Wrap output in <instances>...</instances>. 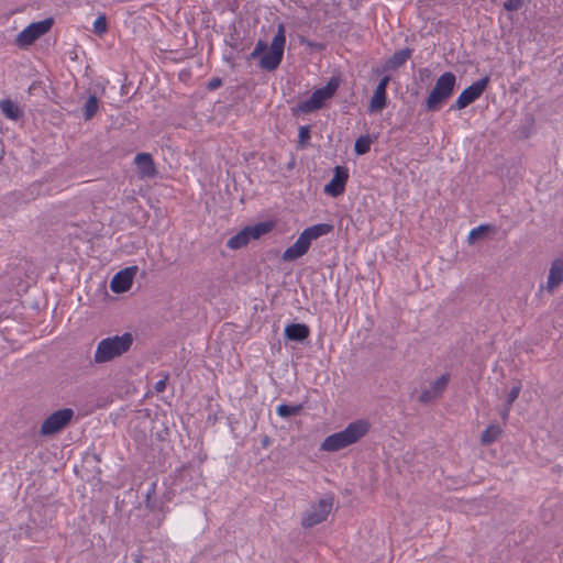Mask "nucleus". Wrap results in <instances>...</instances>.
<instances>
[{
  "instance_id": "1",
  "label": "nucleus",
  "mask_w": 563,
  "mask_h": 563,
  "mask_svg": "<svg viewBox=\"0 0 563 563\" xmlns=\"http://www.w3.org/2000/svg\"><path fill=\"white\" fill-rule=\"evenodd\" d=\"M371 428L367 420L358 419L349 423L344 430L328 435L321 443V450L325 452H335L349 445L356 443L366 435Z\"/></svg>"
},
{
  "instance_id": "2",
  "label": "nucleus",
  "mask_w": 563,
  "mask_h": 563,
  "mask_svg": "<svg viewBox=\"0 0 563 563\" xmlns=\"http://www.w3.org/2000/svg\"><path fill=\"white\" fill-rule=\"evenodd\" d=\"M332 229L333 227L328 223H319L305 229L296 242L284 251L282 258L285 262H294L300 258L308 253L312 241L329 234Z\"/></svg>"
},
{
  "instance_id": "3",
  "label": "nucleus",
  "mask_w": 563,
  "mask_h": 563,
  "mask_svg": "<svg viewBox=\"0 0 563 563\" xmlns=\"http://www.w3.org/2000/svg\"><path fill=\"white\" fill-rule=\"evenodd\" d=\"M133 343L131 333L102 339L95 351L93 361L97 364L108 363L125 353Z\"/></svg>"
},
{
  "instance_id": "4",
  "label": "nucleus",
  "mask_w": 563,
  "mask_h": 563,
  "mask_svg": "<svg viewBox=\"0 0 563 563\" xmlns=\"http://www.w3.org/2000/svg\"><path fill=\"white\" fill-rule=\"evenodd\" d=\"M456 84V77L453 73L446 71L442 74L435 81L433 89L430 91L426 107L429 111H435L441 103L451 97Z\"/></svg>"
},
{
  "instance_id": "5",
  "label": "nucleus",
  "mask_w": 563,
  "mask_h": 563,
  "mask_svg": "<svg viewBox=\"0 0 563 563\" xmlns=\"http://www.w3.org/2000/svg\"><path fill=\"white\" fill-rule=\"evenodd\" d=\"M285 33L286 31L284 24H278L277 32L272 40L268 51L265 52L260 60L261 68L265 70H274L279 66L286 45Z\"/></svg>"
},
{
  "instance_id": "6",
  "label": "nucleus",
  "mask_w": 563,
  "mask_h": 563,
  "mask_svg": "<svg viewBox=\"0 0 563 563\" xmlns=\"http://www.w3.org/2000/svg\"><path fill=\"white\" fill-rule=\"evenodd\" d=\"M339 88V80L331 78L329 82L312 92L309 99L301 101L297 106V111L301 113H310L320 109L324 101L330 99Z\"/></svg>"
},
{
  "instance_id": "7",
  "label": "nucleus",
  "mask_w": 563,
  "mask_h": 563,
  "mask_svg": "<svg viewBox=\"0 0 563 563\" xmlns=\"http://www.w3.org/2000/svg\"><path fill=\"white\" fill-rule=\"evenodd\" d=\"M53 22L52 18H47L29 24L16 35L15 44L21 48L32 45L37 38L51 30Z\"/></svg>"
},
{
  "instance_id": "8",
  "label": "nucleus",
  "mask_w": 563,
  "mask_h": 563,
  "mask_svg": "<svg viewBox=\"0 0 563 563\" xmlns=\"http://www.w3.org/2000/svg\"><path fill=\"white\" fill-rule=\"evenodd\" d=\"M333 507V497L325 496L318 500L317 504L312 505L303 515L301 523L306 528L313 527L323 522Z\"/></svg>"
},
{
  "instance_id": "9",
  "label": "nucleus",
  "mask_w": 563,
  "mask_h": 563,
  "mask_svg": "<svg viewBox=\"0 0 563 563\" xmlns=\"http://www.w3.org/2000/svg\"><path fill=\"white\" fill-rule=\"evenodd\" d=\"M73 409L65 408L53 412L48 416L41 426V433L43 435H52L64 429L73 419Z\"/></svg>"
},
{
  "instance_id": "10",
  "label": "nucleus",
  "mask_w": 563,
  "mask_h": 563,
  "mask_svg": "<svg viewBox=\"0 0 563 563\" xmlns=\"http://www.w3.org/2000/svg\"><path fill=\"white\" fill-rule=\"evenodd\" d=\"M489 82V77H484L475 82H473L471 86L465 88L457 99L455 100L454 104H452L451 109H457L462 110L466 108L468 104L477 100L481 95L486 89L487 85Z\"/></svg>"
},
{
  "instance_id": "11",
  "label": "nucleus",
  "mask_w": 563,
  "mask_h": 563,
  "mask_svg": "<svg viewBox=\"0 0 563 563\" xmlns=\"http://www.w3.org/2000/svg\"><path fill=\"white\" fill-rule=\"evenodd\" d=\"M136 272V266H130L118 272L110 282L111 290L115 294L128 291L132 286Z\"/></svg>"
},
{
  "instance_id": "12",
  "label": "nucleus",
  "mask_w": 563,
  "mask_h": 563,
  "mask_svg": "<svg viewBox=\"0 0 563 563\" xmlns=\"http://www.w3.org/2000/svg\"><path fill=\"white\" fill-rule=\"evenodd\" d=\"M349 178L347 170L343 167L336 166L332 179L324 186V194L331 197H338L343 194L345 184Z\"/></svg>"
},
{
  "instance_id": "13",
  "label": "nucleus",
  "mask_w": 563,
  "mask_h": 563,
  "mask_svg": "<svg viewBox=\"0 0 563 563\" xmlns=\"http://www.w3.org/2000/svg\"><path fill=\"white\" fill-rule=\"evenodd\" d=\"M450 380L449 374H443L437 378L429 388L424 389L420 395L422 402H429L439 397L446 388Z\"/></svg>"
},
{
  "instance_id": "14",
  "label": "nucleus",
  "mask_w": 563,
  "mask_h": 563,
  "mask_svg": "<svg viewBox=\"0 0 563 563\" xmlns=\"http://www.w3.org/2000/svg\"><path fill=\"white\" fill-rule=\"evenodd\" d=\"M139 175L141 178H153L156 175V168L153 158L147 153H140L134 157Z\"/></svg>"
},
{
  "instance_id": "15",
  "label": "nucleus",
  "mask_w": 563,
  "mask_h": 563,
  "mask_svg": "<svg viewBox=\"0 0 563 563\" xmlns=\"http://www.w3.org/2000/svg\"><path fill=\"white\" fill-rule=\"evenodd\" d=\"M563 282V255L555 258L550 267L545 288L552 292Z\"/></svg>"
},
{
  "instance_id": "16",
  "label": "nucleus",
  "mask_w": 563,
  "mask_h": 563,
  "mask_svg": "<svg viewBox=\"0 0 563 563\" xmlns=\"http://www.w3.org/2000/svg\"><path fill=\"white\" fill-rule=\"evenodd\" d=\"M285 335L290 341H303L309 336V328L301 323H291L285 328Z\"/></svg>"
},
{
  "instance_id": "17",
  "label": "nucleus",
  "mask_w": 563,
  "mask_h": 563,
  "mask_svg": "<svg viewBox=\"0 0 563 563\" xmlns=\"http://www.w3.org/2000/svg\"><path fill=\"white\" fill-rule=\"evenodd\" d=\"M0 110L10 120H18L22 115L20 107L10 99L0 101Z\"/></svg>"
},
{
  "instance_id": "18",
  "label": "nucleus",
  "mask_w": 563,
  "mask_h": 563,
  "mask_svg": "<svg viewBox=\"0 0 563 563\" xmlns=\"http://www.w3.org/2000/svg\"><path fill=\"white\" fill-rule=\"evenodd\" d=\"M412 51L410 48H405L396 52L388 60L387 68L397 69L402 66L411 56Z\"/></svg>"
},
{
  "instance_id": "19",
  "label": "nucleus",
  "mask_w": 563,
  "mask_h": 563,
  "mask_svg": "<svg viewBox=\"0 0 563 563\" xmlns=\"http://www.w3.org/2000/svg\"><path fill=\"white\" fill-rule=\"evenodd\" d=\"M252 240L250 231L246 228L229 239L227 245L231 250H238L245 246Z\"/></svg>"
},
{
  "instance_id": "20",
  "label": "nucleus",
  "mask_w": 563,
  "mask_h": 563,
  "mask_svg": "<svg viewBox=\"0 0 563 563\" xmlns=\"http://www.w3.org/2000/svg\"><path fill=\"white\" fill-rule=\"evenodd\" d=\"M387 93L382 91H374L369 101V112H379L386 107Z\"/></svg>"
},
{
  "instance_id": "21",
  "label": "nucleus",
  "mask_w": 563,
  "mask_h": 563,
  "mask_svg": "<svg viewBox=\"0 0 563 563\" xmlns=\"http://www.w3.org/2000/svg\"><path fill=\"white\" fill-rule=\"evenodd\" d=\"M520 390H521L520 384L515 385L510 389V391L508 394V397H507L506 405H505L504 409L501 410V418L504 420L508 419V416H509V412H510V409H511V405L518 398V396L520 394Z\"/></svg>"
},
{
  "instance_id": "22",
  "label": "nucleus",
  "mask_w": 563,
  "mask_h": 563,
  "mask_svg": "<svg viewBox=\"0 0 563 563\" xmlns=\"http://www.w3.org/2000/svg\"><path fill=\"white\" fill-rule=\"evenodd\" d=\"M501 433V429L497 424H490L483 433L481 441L483 444L495 442Z\"/></svg>"
},
{
  "instance_id": "23",
  "label": "nucleus",
  "mask_w": 563,
  "mask_h": 563,
  "mask_svg": "<svg viewBox=\"0 0 563 563\" xmlns=\"http://www.w3.org/2000/svg\"><path fill=\"white\" fill-rule=\"evenodd\" d=\"M99 109V100L96 96H90L84 106V117L86 120H90Z\"/></svg>"
},
{
  "instance_id": "24",
  "label": "nucleus",
  "mask_w": 563,
  "mask_h": 563,
  "mask_svg": "<svg viewBox=\"0 0 563 563\" xmlns=\"http://www.w3.org/2000/svg\"><path fill=\"white\" fill-rule=\"evenodd\" d=\"M246 229H247V231H250V235H251L252 240H256V239L261 238L262 235L266 234L267 232H269L272 229V224L261 222V223H256L252 227H246Z\"/></svg>"
},
{
  "instance_id": "25",
  "label": "nucleus",
  "mask_w": 563,
  "mask_h": 563,
  "mask_svg": "<svg viewBox=\"0 0 563 563\" xmlns=\"http://www.w3.org/2000/svg\"><path fill=\"white\" fill-rule=\"evenodd\" d=\"M301 405L288 406L285 404L278 405L276 408V412L282 418H288L291 416H296L301 411Z\"/></svg>"
},
{
  "instance_id": "26",
  "label": "nucleus",
  "mask_w": 563,
  "mask_h": 563,
  "mask_svg": "<svg viewBox=\"0 0 563 563\" xmlns=\"http://www.w3.org/2000/svg\"><path fill=\"white\" fill-rule=\"evenodd\" d=\"M372 140L368 135L360 136L354 144V151L358 155L366 154L371 148Z\"/></svg>"
},
{
  "instance_id": "27",
  "label": "nucleus",
  "mask_w": 563,
  "mask_h": 563,
  "mask_svg": "<svg viewBox=\"0 0 563 563\" xmlns=\"http://www.w3.org/2000/svg\"><path fill=\"white\" fill-rule=\"evenodd\" d=\"M92 30L99 36H102L103 34L107 33V31H108V23H107V19H106L104 15H99L93 21Z\"/></svg>"
},
{
  "instance_id": "28",
  "label": "nucleus",
  "mask_w": 563,
  "mask_h": 563,
  "mask_svg": "<svg viewBox=\"0 0 563 563\" xmlns=\"http://www.w3.org/2000/svg\"><path fill=\"white\" fill-rule=\"evenodd\" d=\"M267 49V44L264 41H258L250 54V58H257L258 56H263Z\"/></svg>"
},
{
  "instance_id": "29",
  "label": "nucleus",
  "mask_w": 563,
  "mask_h": 563,
  "mask_svg": "<svg viewBox=\"0 0 563 563\" xmlns=\"http://www.w3.org/2000/svg\"><path fill=\"white\" fill-rule=\"evenodd\" d=\"M487 229H488V227H486V225H479L477 228H474L468 233V241L473 242L475 239H477L478 236L483 235L486 232Z\"/></svg>"
},
{
  "instance_id": "30",
  "label": "nucleus",
  "mask_w": 563,
  "mask_h": 563,
  "mask_svg": "<svg viewBox=\"0 0 563 563\" xmlns=\"http://www.w3.org/2000/svg\"><path fill=\"white\" fill-rule=\"evenodd\" d=\"M522 0H506L504 3V8L507 11H517L521 8Z\"/></svg>"
},
{
  "instance_id": "31",
  "label": "nucleus",
  "mask_w": 563,
  "mask_h": 563,
  "mask_svg": "<svg viewBox=\"0 0 563 563\" xmlns=\"http://www.w3.org/2000/svg\"><path fill=\"white\" fill-rule=\"evenodd\" d=\"M166 383H167V375H165L163 378H161L159 380H157L154 384L155 391L156 393H163L165 390Z\"/></svg>"
},
{
  "instance_id": "32",
  "label": "nucleus",
  "mask_w": 563,
  "mask_h": 563,
  "mask_svg": "<svg viewBox=\"0 0 563 563\" xmlns=\"http://www.w3.org/2000/svg\"><path fill=\"white\" fill-rule=\"evenodd\" d=\"M389 80H390V78L388 76L383 77L380 79V81L378 82V85H377L375 90L376 91L386 92V89H387Z\"/></svg>"
},
{
  "instance_id": "33",
  "label": "nucleus",
  "mask_w": 563,
  "mask_h": 563,
  "mask_svg": "<svg viewBox=\"0 0 563 563\" xmlns=\"http://www.w3.org/2000/svg\"><path fill=\"white\" fill-rule=\"evenodd\" d=\"M299 142L305 143L309 139V129L307 126H300L299 129Z\"/></svg>"
},
{
  "instance_id": "34",
  "label": "nucleus",
  "mask_w": 563,
  "mask_h": 563,
  "mask_svg": "<svg viewBox=\"0 0 563 563\" xmlns=\"http://www.w3.org/2000/svg\"><path fill=\"white\" fill-rule=\"evenodd\" d=\"M221 86V80L220 79H212L210 82H209V88L210 89H216L218 87Z\"/></svg>"
},
{
  "instance_id": "35",
  "label": "nucleus",
  "mask_w": 563,
  "mask_h": 563,
  "mask_svg": "<svg viewBox=\"0 0 563 563\" xmlns=\"http://www.w3.org/2000/svg\"><path fill=\"white\" fill-rule=\"evenodd\" d=\"M134 562H135V563H143V556H142V555L136 556V558L134 559Z\"/></svg>"
}]
</instances>
